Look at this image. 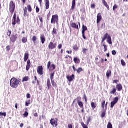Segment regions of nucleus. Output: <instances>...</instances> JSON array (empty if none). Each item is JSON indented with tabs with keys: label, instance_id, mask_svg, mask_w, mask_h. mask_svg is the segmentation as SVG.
I'll return each instance as SVG.
<instances>
[{
	"label": "nucleus",
	"instance_id": "nucleus-38",
	"mask_svg": "<svg viewBox=\"0 0 128 128\" xmlns=\"http://www.w3.org/2000/svg\"><path fill=\"white\" fill-rule=\"evenodd\" d=\"M0 116H4V118H6V112H0Z\"/></svg>",
	"mask_w": 128,
	"mask_h": 128
},
{
	"label": "nucleus",
	"instance_id": "nucleus-56",
	"mask_svg": "<svg viewBox=\"0 0 128 128\" xmlns=\"http://www.w3.org/2000/svg\"><path fill=\"white\" fill-rule=\"evenodd\" d=\"M39 18H40V22H42H42H44V20H42V18L40 16Z\"/></svg>",
	"mask_w": 128,
	"mask_h": 128
},
{
	"label": "nucleus",
	"instance_id": "nucleus-40",
	"mask_svg": "<svg viewBox=\"0 0 128 128\" xmlns=\"http://www.w3.org/2000/svg\"><path fill=\"white\" fill-rule=\"evenodd\" d=\"M107 128H112V123H110V122H109L108 123Z\"/></svg>",
	"mask_w": 128,
	"mask_h": 128
},
{
	"label": "nucleus",
	"instance_id": "nucleus-46",
	"mask_svg": "<svg viewBox=\"0 0 128 128\" xmlns=\"http://www.w3.org/2000/svg\"><path fill=\"white\" fill-rule=\"evenodd\" d=\"M38 38H36V36H34L32 39V42H36V40Z\"/></svg>",
	"mask_w": 128,
	"mask_h": 128
},
{
	"label": "nucleus",
	"instance_id": "nucleus-4",
	"mask_svg": "<svg viewBox=\"0 0 128 128\" xmlns=\"http://www.w3.org/2000/svg\"><path fill=\"white\" fill-rule=\"evenodd\" d=\"M77 100L78 104L80 108H84V103L82 102H80L82 100V98L78 97L77 98L74 100L72 104H74V102H76V101Z\"/></svg>",
	"mask_w": 128,
	"mask_h": 128
},
{
	"label": "nucleus",
	"instance_id": "nucleus-53",
	"mask_svg": "<svg viewBox=\"0 0 128 128\" xmlns=\"http://www.w3.org/2000/svg\"><path fill=\"white\" fill-rule=\"evenodd\" d=\"M36 12H37V14L40 12V8H38V6L36 7Z\"/></svg>",
	"mask_w": 128,
	"mask_h": 128
},
{
	"label": "nucleus",
	"instance_id": "nucleus-48",
	"mask_svg": "<svg viewBox=\"0 0 128 128\" xmlns=\"http://www.w3.org/2000/svg\"><path fill=\"white\" fill-rule=\"evenodd\" d=\"M90 120H91L90 117L88 118V120H87V122H86V124H87L88 126V124H90Z\"/></svg>",
	"mask_w": 128,
	"mask_h": 128
},
{
	"label": "nucleus",
	"instance_id": "nucleus-25",
	"mask_svg": "<svg viewBox=\"0 0 128 128\" xmlns=\"http://www.w3.org/2000/svg\"><path fill=\"white\" fill-rule=\"evenodd\" d=\"M30 80V78L28 76H26L23 78L22 80V82H28Z\"/></svg>",
	"mask_w": 128,
	"mask_h": 128
},
{
	"label": "nucleus",
	"instance_id": "nucleus-37",
	"mask_svg": "<svg viewBox=\"0 0 128 128\" xmlns=\"http://www.w3.org/2000/svg\"><path fill=\"white\" fill-rule=\"evenodd\" d=\"M118 97H116L114 99V102L118 104Z\"/></svg>",
	"mask_w": 128,
	"mask_h": 128
},
{
	"label": "nucleus",
	"instance_id": "nucleus-52",
	"mask_svg": "<svg viewBox=\"0 0 128 128\" xmlns=\"http://www.w3.org/2000/svg\"><path fill=\"white\" fill-rule=\"evenodd\" d=\"M82 38L84 40H86V37L85 32H82Z\"/></svg>",
	"mask_w": 128,
	"mask_h": 128
},
{
	"label": "nucleus",
	"instance_id": "nucleus-55",
	"mask_svg": "<svg viewBox=\"0 0 128 128\" xmlns=\"http://www.w3.org/2000/svg\"><path fill=\"white\" fill-rule=\"evenodd\" d=\"M118 8V5L115 4L113 7V10H116Z\"/></svg>",
	"mask_w": 128,
	"mask_h": 128
},
{
	"label": "nucleus",
	"instance_id": "nucleus-14",
	"mask_svg": "<svg viewBox=\"0 0 128 128\" xmlns=\"http://www.w3.org/2000/svg\"><path fill=\"white\" fill-rule=\"evenodd\" d=\"M102 14L99 13L97 16V24H99L102 20Z\"/></svg>",
	"mask_w": 128,
	"mask_h": 128
},
{
	"label": "nucleus",
	"instance_id": "nucleus-60",
	"mask_svg": "<svg viewBox=\"0 0 128 128\" xmlns=\"http://www.w3.org/2000/svg\"><path fill=\"white\" fill-rule=\"evenodd\" d=\"M27 98H30V94H28L26 96Z\"/></svg>",
	"mask_w": 128,
	"mask_h": 128
},
{
	"label": "nucleus",
	"instance_id": "nucleus-22",
	"mask_svg": "<svg viewBox=\"0 0 128 128\" xmlns=\"http://www.w3.org/2000/svg\"><path fill=\"white\" fill-rule=\"evenodd\" d=\"M71 26L73 28H76V30H78V26L76 25V23H72L71 24Z\"/></svg>",
	"mask_w": 128,
	"mask_h": 128
},
{
	"label": "nucleus",
	"instance_id": "nucleus-20",
	"mask_svg": "<svg viewBox=\"0 0 128 128\" xmlns=\"http://www.w3.org/2000/svg\"><path fill=\"white\" fill-rule=\"evenodd\" d=\"M102 4H104V6L110 10V6L108 4V3L106 2V0H102Z\"/></svg>",
	"mask_w": 128,
	"mask_h": 128
},
{
	"label": "nucleus",
	"instance_id": "nucleus-5",
	"mask_svg": "<svg viewBox=\"0 0 128 128\" xmlns=\"http://www.w3.org/2000/svg\"><path fill=\"white\" fill-rule=\"evenodd\" d=\"M47 68L49 70H56V65L54 64H52L50 61L47 65Z\"/></svg>",
	"mask_w": 128,
	"mask_h": 128
},
{
	"label": "nucleus",
	"instance_id": "nucleus-50",
	"mask_svg": "<svg viewBox=\"0 0 128 128\" xmlns=\"http://www.w3.org/2000/svg\"><path fill=\"white\" fill-rule=\"evenodd\" d=\"M11 34H12V31L8 30V32L7 33V36H10Z\"/></svg>",
	"mask_w": 128,
	"mask_h": 128
},
{
	"label": "nucleus",
	"instance_id": "nucleus-18",
	"mask_svg": "<svg viewBox=\"0 0 128 128\" xmlns=\"http://www.w3.org/2000/svg\"><path fill=\"white\" fill-rule=\"evenodd\" d=\"M67 78L69 82H72V80H74V75L72 74L70 76H67Z\"/></svg>",
	"mask_w": 128,
	"mask_h": 128
},
{
	"label": "nucleus",
	"instance_id": "nucleus-7",
	"mask_svg": "<svg viewBox=\"0 0 128 128\" xmlns=\"http://www.w3.org/2000/svg\"><path fill=\"white\" fill-rule=\"evenodd\" d=\"M58 118H52L50 120V124L53 126L54 128H56V126H58Z\"/></svg>",
	"mask_w": 128,
	"mask_h": 128
},
{
	"label": "nucleus",
	"instance_id": "nucleus-33",
	"mask_svg": "<svg viewBox=\"0 0 128 128\" xmlns=\"http://www.w3.org/2000/svg\"><path fill=\"white\" fill-rule=\"evenodd\" d=\"M52 80V86H53L54 88H56V82H54V80Z\"/></svg>",
	"mask_w": 128,
	"mask_h": 128
},
{
	"label": "nucleus",
	"instance_id": "nucleus-10",
	"mask_svg": "<svg viewBox=\"0 0 128 128\" xmlns=\"http://www.w3.org/2000/svg\"><path fill=\"white\" fill-rule=\"evenodd\" d=\"M16 40H18V35L16 34H12L10 38V42H12L14 43L16 42Z\"/></svg>",
	"mask_w": 128,
	"mask_h": 128
},
{
	"label": "nucleus",
	"instance_id": "nucleus-16",
	"mask_svg": "<svg viewBox=\"0 0 128 128\" xmlns=\"http://www.w3.org/2000/svg\"><path fill=\"white\" fill-rule=\"evenodd\" d=\"M47 86L48 88V90H50V88H52V84L50 83V78H48L47 80Z\"/></svg>",
	"mask_w": 128,
	"mask_h": 128
},
{
	"label": "nucleus",
	"instance_id": "nucleus-9",
	"mask_svg": "<svg viewBox=\"0 0 128 128\" xmlns=\"http://www.w3.org/2000/svg\"><path fill=\"white\" fill-rule=\"evenodd\" d=\"M58 22V16L54 15L52 16V18L51 20V24H56Z\"/></svg>",
	"mask_w": 128,
	"mask_h": 128
},
{
	"label": "nucleus",
	"instance_id": "nucleus-11",
	"mask_svg": "<svg viewBox=\"0 0 128 128\" xmlns=\"http://www.w3.org/2000/svg\"><path fill=\"white\" fill-rule=\"evenodd\" d=\"M37 72L38 74H40V76H42V74H44V68H42V66H38L37 70Z\"/></svg>",
	"mask_w": 128,
	"mask_h": 128
},
{
	"label": "nucleus",
	"instance_id": "nucleus-42",
	"mask_svg": "<svg viewBox=\"0 0 128 128\" xmlns=\"http://www.w3.org/2000/svg\"><path fill=\"white\" fill-rule=\"evenodd\" d=\"M106 111L102 112V114L101 115V117H102V118H104V116H106Z\"/></svg>",
	"mask_w": 128,
	"mask_h": 128
},
{
	"label": "nucleus",
	"instance_id": "nucleus-29",
	"mask_svg": "<svg viewBox=\"0 0 128 128\" xmlns=\"http://www.w3.org/2000/svg\"><path fill=\"white\" fill-rule=\"evenodd\" d=\"M27 8L28 12H32V6H30V5H28Z\"/></svg>",
	"mask_w": 128,
	"mask_h": 128
},
{
	"label": "nucleus",
	"instance_id": "nucleus-6",
	"mask_svg": "<svg viewBox=\"0 0 128 128\" xmlns=\"http://www.w3.org/2000/svg\"><path fill=\"white\" fill-rule=\"evenodd\" d=\"M14 10H16V4H14V2H11L10 4V10L11 14L14 12Z\"/></svg>",
	"mask_w": 128,
	"mask_h": 128
},
{
	"label": "nucleus",
	"instance_id": "nucleus-36",
	"mask_svg": "<svg viewBox=\"0 0 128 128\" xmlns=\"http://www.w3.org/2000/svg\"><path fill=\"white\" fill-rule=\"evenodd\" d=\"M26 42H28V39L24 37L22 38V42H23V44H26Z\"/></svg>",
	"mask_w": 128,
	"mask_h": 128
},
{
	"label": "nucleus",
	"instance_id": "nucleus-30",
	"mask_svg": "<svg viewBox=\"0 0 128 128\" xmlns=\"http://www.w3.org/2000/svg\"><path fill=\"white\" fill-rule=\"evenodd\" d=\"M76 72L78 74H80L82 72H84V70H82L81 68H80L76 70Z\"/></svg>",
	"mask_w": 128,
	"mask_h": 128
},
{
	"label": "nucleus",
	"instance_id": "nucleus-23",
	"mask_svg": "<svg viewBox=\"0 0 128 128\" xmlns=\"http://www.w3.org/2000/svg\"><path fill=\"white\" fill-rule=\"evenodd\" d=\"M110 76H112V70H108L106 72L107 78H109Z\"/></svg>",
	"mask_w": 128,
	"mask_h": 128
},
{
	"label": "nucleus",
	"instance_id": "nucleus-45",
	"mask_svg": "<svg viewBox=\"0 0 128 128\" xmlns=\"http://www.w3.org/2000/svg\"><path fill=\"white\" fill-rule=\"evenodd\" d=\"M103 46H104V52H106L108 50V46L106 44H103Z\"/></svg>",
	"mask_w": 128,
	"mask_h": 128
},
{
	"label": "nucleus",
	"instance_id": "nucleus-3",
	"mask_svg": "<svg viewBox=\"0 0 128 128\" xmlns=\"http://www.w3.org/2000/svg\"><path fill=\"white\" fill-rule=\"evenodd\" d=\"M20 17L18 16L16 19V14L15 13L13 17L12 24L13 26H16V24H20Z\"/></svg>",
	"mask_w": 128,
	"mask_h": 128
},
{
	"label": "nucleus",
	"instance_id": "nucleus-62",
	"mask_svg": "<svg viewBox=\"0 0 128 128\" xmlns=\"http://www.w3.org/2000/svg\"><path fill=\"white\" fill-rule=\"evenodd\" d=\"M96 8V5H94V4H92L91 8Z\"/></svg>",
	"mask_w": 128,
	"mask_h": 128
},
{
	"label": "nucleus",
	"instance_id": "nucleus-61",
	"mask_svg": "<svg viewBox=\"0 0 128 128\" xmlns=\"http://www.w3.org/2000/svg\"><path fill=\"white\" fill-rule=\"evenodd\" d=\"M102 28H106V24L103 23V24H102Z\"/></svg>",
	"mask_w": 128,
	"mask_h": 128
},
{
	"label": "nucleus",
	"instance_id": "nucleus-57",
	"mask_svg": "<svg viewBox=\"0 0 128 128\" xmlns=\"http://www.w3.org/2000/svg\"><path fill=\"white\" fill-rule=\"evenodd\" d=\"M50 16H51V14H50V12L48 14V16H47V18H48H48H50Z\"/></svg>",
	"mask_w": 128,
	"mask_h": 128
},
{
	"label": "nucleus",
	"instance_id": "nucleus-63",
	"mask_svg": "<svg viewBox=\"0 0 128 128\" xmlns=\"http://www.w3.org/2000/svg\"><path fill=\"white\" fill-rule=\"evenodd\" d=\"M86 50H88V49L84 48V50H83L84 54H86Z\"/></svg>",
	"mask_w": 128,
	"mask_h": 128
},
{
	"label": "nucleus",
	"instance_id": "nucleus-49",
	"mask_svg": "<svg viewBox=\"0 0 128 128\" xmlns=\"http://www.w3.org/2000/svg\"><path fill=\"white\" fill-rule=\"evenodd\" d=\"M24 116H25V118H28V112H25L24 114Z\"/></svg>",
	"mask_w": 128,
	"mask_h": 128
},
{
	"label": "nucleus",
	"instance_id": "nucleus-27",
	"mask_svg": "<svg viewBox=\"0 0 128 128\" xmlns=\"http://www.w3.org/2000/svg\"><path fill=\"white\" fill-rule=\"evenodd\" d=\"M91 106L93 110H94V108H96L97 104H96L94 102H92L91 104Z\"/></svg>",
	"mask_w": 128,
	"mask_h": 128
},
{
	"label": "nucleus",
	"instance_id": "nucleus-44",
	"mask_svg": "<svg viewBox=\"0 0 128 128\" xmlns=\"http://www.w3.org/2000/svg\"><path fill=\"white\" fill-rule=\"evenodd\" d=\"M121 64L123 66H126V62H124V60H121Z\"/></svg>",
	"mask_w": 128,
	"mask_h": 128
},
{
	"label": "nucleus",
	"instance_id": "nucleus-43",
	"mask_svg": "<svg viewBox=\"0 0 128 128\" xmlns=\"http://www.w3.org/2000/svg\"><path fill=\"white\" fill-rule=\"evenodd\" d=\"M81 124L83 128H88V126L86 125L85 124L84 122L81 123Z\"/></svg>",
	"mask_w": 128,
	"mask_h": 128
},
{
	"label": "nucleus",
	"instance_id": "nucleus-39",
	"mask_svg": "<svg viewBox=\"0 0 128 128\" xmlns=\"http://www.w3.org/2000/svg\"><path fill=\"white\" fill-rule=\"evenodd\" d=\"M54 72L51 73L50 74V80H54Z\"/></svg>",
	"mask_w": 128,
	"mask_h": 128
},
{
	"label": "nucleus",
	"instance_id": "nucleus-31",
	"mask_svg": "<svg viewBox=\"0 0 128 128\" xmlns=\"http://www.w3.org/2000/svg\"><path fill=\"white\" fill-rule=\"evenodd\" d=\"M116 103L114 102H111V104H110L111 108H114V106H116Z\"/></svg>",
	"mask_w": 128,
	"mask_h": 128
},
{
	"label": "nucleus",
	"instance_id": "nucleus-21",
	"mask_svg": "<svg viewBox=\"0 0 128 128\" xmlns=\"http://www.w3.org/2000/svg\"><path fill=\"white\" fill-rule=\"evenodd\" d=\"M52 33V36H56L58 34V30H56V28H54Z\"/></svg>",
	"mask_w": 128,
	"mask_h": 128
},
{
	"label": "nucleus",
	"instance_id": "nucleus-24",
	"mask_svg": "<svg viewBox=\"0 0 128 128\" xmlns=\"http://www.w3.org/2000/svg\"><path fill=\"white\" fill-rule=\"evenodd\" d=\"M76 8V0H72V10H74Z\"/></svg>",
	"mask_w": 128,
	"mask_h": 128
},
{
	"label": "nucleus",
	"instance_id": "nucleus-58",
	"mask_svg": "<svg viewBox=\"0 0 128 128\" xmlns=\"http://www.w3.org/2000/svg\"><path fill=\"white\" fill-rule=\"evenodd\" d=\"M112 54H113V56H116V50H113L112 52Z\"/></svg>",
	"mask_w": 128,
	"mask_h": 128
},
{
	"label": "nucleus",
	"instance_id": "nucleus-34",
	"mask_svg": "<svg viewBox=\"0 0 128 128\" xmlns=\"http://www.w3.org/2000/svg\"><path fill=\"white\" fill-rule=\"evenodd\" d=\"M115 92H116V88H114L113 90L110 92V94H114Z\"/></svg>",
	"mask_w": 128,
	"mask_h": 128
},
{
	"label": "nucleus",
	"instance_id": "nucleus-32",
	"mask_svg": "<svg viewBox=\"0 0 128 128\" xmlns=\"http://www.w3.org/2000/svg\"><path fill=\"white\" fill-rule=\"evenodd\" d=\"M74 62L75 64H80V60H78L77 58H74Z\"/></svg>",
	"mask_w": 128,
	"mask_h": 128
},
{
	"label": "nucleus",
	"instance_id": "nucleus-28",
	"mask_svg": "<svg viewBox=\"0 0 128 128\" xmlns=\"http://www.w3.org/2000/svg\"><path fill=\"white\" fill-rule=\"evenodd\" d=\"M86 30H88V27H86V26H85L84 25H83L82 32H86Z\"/></svg>",
	"mask_w": 128,
	"mask_h": 128
},
{
	"label": "nucleus",
	"instance_id": "nucleus-64",
	"mask_svg": "<svg viewBox=\"0 0 128 128\" xmlns=\"http://www.w3.org/2000/svg\"><path fill=\"white\" fill-rule=\"evenodd\" d=\"M68 128H72V124H69L68 125Z\"/></svg>",
	"mask_w": 128,
	"mask_h": 128
},
{
	"label": "nucleus",
	"instance_id": "nucleus-8",
	"mask_svg": "<svg viewBox=\"0 0 128 128\" xmlns=\"http://www.w3.org/2000/svg\"><path fill=\"white\" fill-rule=\"evenodd\" d=\"M56 46H58L56 43L54 44V42H50L48 46V48L49 50H54V48H56Z\"/></svg>",
	"mask_w": 128,
	"mask_h": 128
},
{
	"label": "nucleus",
	"instance_id": "nucleus-51",
	"mask_svg": "<svg viewBox=\"0 0 128 128\" xmlns=\"http://www.w3.org/2000/svg\"><path fill=\"white\" fill-rule=\"evenodd\" d=\"M6 50L7 52H10V46H7L6 48Z\"/></svg>",
	"mask_w": 128,
	"mask_h": 128
},
{
	"label": "nucleus",
	"instance_id": "nucleus-59",
	"mask_svg": "<svg viewBox=\"0 0 128 128\" xmlns=\"http://www.w3.org/2000/svg\"><path fill=\"white\" fill-rule=\"evenodd\" d=\"M62 48V44H60L58 45V48L59 50H60V48Z\"/></svg>",
	"mask_w": 128,
	"mask_h": 128
},
{
	"label": "nucleus",
	"instance_id": "nucleus-54",
	"mask_svg": "<svg viewBox=\"0 0 128 128\" xmlns=\"http://www.w3.org/2000/svg\"><path fill=\"white\" fill-rule=\"evenodd\" d=\"M84 100H85L86 102H88V98H86V96L84 94Z\"/></svg>",
	"mask_w": 128,
	"mask_h": 128
},
{
	"label": "nucleus",
	"instance_id": "nucleus-35",
	"mask_svg": "<svg viewBox=\"0 0 128 128\" xmlns=\"http://www.w3.org/2000/svg\"><path fill=\"white\" fill-rule=\"evenodd\" d=\"M30 104V100H28L27 102H26V106H28Z\"/></svg>",
	"mask_w": 128,
	"mask_h": 128
},
{
	"label": "nucleus",
	"instance_id": "nucleus-47",
	"mask_svg": "<svg viewBox=\"0 0 128 128\" xmlns=\"http://www.w3.org/2000/svg\"><path fill=\"white\" fill-rule=\"evenodd\" d=\"M74 50H78V45H75L74 46Z\"/></svg>",
	"mask_w": 128,
	"mask_h": 128
},
{
	"label": "nucleus",
	"instance_id": "nucleus-15",
	"mask_svg": "<svg viewBox=\"0 0 128 128\" xmlns=\"http://www.w3.org/2000/svg\"><path fill=\"white\" fill-rule=\"evenodd\" d=\"M116 88L118 90V92H122V86L120 84H118L116 86Z\"/></svg>",
	"mask_w": 128,
	"mask_h": 128
},
{
	"label": "nucleus",
	"instance_id": "nucleus-17",
	"mask_svg": "<svg viewBox=\"0 0 128 128\" xmlns=\"http://www.w3.org/2000/svg\"><path fill=\"white\" fill-rule=\"evenodd\" d=\"M46 0L45 2L46 9L48 10L50 8V0Z\"/></svg>",
	"mask_w": 128,
	"mask_h": 128
},
{
	"label": "nucleus",
	"instance_id": "nucleus-13",
	"mask_svg": "<svg viewBox=\"0 0 128 128\" xmlns=\"http://www.w3.org/2000/svg\"><path fill=\"white\" fill-rule=\"evenodd\" d=\"M30 56V54H28V52H26V54H24V62H26L28 61V57Z\"/></svg>",
	"mask_w": 128,
	"mask_h": 128
},
{
	"label": "nucleus",
	"instance_id": "nucleus-12",
	"mask_svg": "<svg viewBox=\"0 0 128 128\" xmlns=\"http://www.w3.org/2000/svg\"><path fill=\"white\" fill-rule=\"evenodd\" d=\"M32 64L30 63V60H28L27 62V66H26V70L28 72L30 70V66Z\"/></svg>",
	"mask_w": 128,
	"mask_h": 128
},
{
	"label": "nucleus",
	"instance_id": "nucleus-19",
	"mask_svg": "<svg viewBox=\"0 0 128 128\" xmlns=\"http://www.w3.org/2000/svg\"><path fill=\"white\" fill-rule=\"evenodd\" d=\"M40 40L42 44H44L46 42V38H44V36L41 34L40 35Z\"/></svg>",
	"mask_w": 128,
	"mask_h": 128
},
{
	"label": "nucleus",
	"instance_id": "nucleus-41",
	"mask_svg": "<svg viewBox=\"0 0 128 128\" xmlns=\"http://www.w3.org/2000/svg\"><path fill=\"white\" fill-rule=\"evenodd\" d=\"M102 108H104V106L106 104V100H103L102 101Z\"/></svg>",
	"mask_w": 128,
	"mask_h": 128
},
{
	"label": "nucleus",
	"instance_id": "nucleus-1",
	"mask_svg": "<svg viewBox=\"0 0 128 128\" xmlns=\"http://www.w3.org/2000/svg\"><path fill=\"white\" fill-rule=\"evenodd\" d=\"M20 80H18L16 78H12L10 82V86L13 88H18V84H20Z\"/></svg>",
	"mask_w": 128,
	"mask_h": 128
},
{
	"label": "nucleus",
	"instance_id": "nucleus-2",
	"mask_svg": "<svg viewBox=\"0 0 128 128\" xmlns=\"http://www.w3.org/2000/svg\"><path fill=\"white\" fill-rule=\"evenodd\" d=\"M106 40H107V42L109 44H112V37L108 34V33H106L104 35V37L102 39V42H104Z\"/></svg>",
	"mask_w": 128,
	"mask_h": 128
},
{
	"label": "nucleus",
	"instance_id": "nucleus-26",
	"mask_svg": "<svg viewBox=\"0 0 128 128\" xmlns=\"http://www.w3.org/2000/svg\"><path fill=\"white\" fill-rule=\"evenodd\" d=\"M24 16H26L28 14V8L26 7L24 9Z\"/></svg>",
	"mask_w": 128,
	"mask_h": 128
}]
</instances>
